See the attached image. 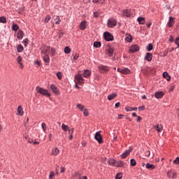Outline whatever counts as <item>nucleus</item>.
Wrapping results in <instances>:
<instances>
[{
    "instance_id": "14",
    "label": "nucleus",
    "mask_w": 179,
    "mask_h": 179,
    "mask_svg": "<svg viewBox=\"0 0 179 179\" xmlns=\"http://www.w3.org/2000/svg\"><path fill=\"white\" fill-rule=\"evenodd\" d=\"M50 89L52 92L55 93V94H59V92H58V88L55 85H51Z\"/></svg>"
},
{
    "instance_id": "39",
    "label": "nucleus",
    "mask_w": 179,
    "mask_h": 179,
    "mask_svg": "<svg viewBox=\"0 0 179 179\" xmlns=\"http://www.w3.org/2000/svg\"><path fill=\"white\" fill-rule=\"evenodd\" d=\"M130 164L132 166V167L136 166V161L134 159H131L130 160Z\"/></svg>"
},
{
    "instance_id": "49",
    "label": "nucleus",
    "mask_w": 179,
    "mask_h": 179,
    "mask_svg": "<svg viewBox=\"0 0 179 179\" xmlns=\"http://www.w3.org/2000/svg\"><path fill=\"white\" fill-rule=\"evenodd\" d=\"M50 51H51V52H52L51 57H53V55H55V49H54V48H52L50 49Z\"/></svg>"
},
{
    "instance_id": "35",
    "label": "nucleus",
    "mask_w": 179,
    "mask_h": 179,
    "mask_svg": "<svg viewBox=\"0 0 179 179\" xmlns=\"http://www.w3.org/2000/svg\"><path fill=\"white\" fill-rule=\"evenodd\" d=\"M22 58L21 57V56H18L17 61L19 65H20L21 68H23V64H22Z\"/></svg>"
},
{
    "instance_id": "51",
    "label": "nucleus",
    "mask_w": 179,
    "mask_h": 179,
    "mask_svg": "<svg viewBox=\"0 0 179 179\" xmlns=\"http://www.w3.org/2000/svg\"><path fill=\"white\" fill-rule=\"evenodd\" d=\"M125 110H126V111H134V108H132V107H126Z\"/></svg>"
},
{
    "instance_id": "42",
    "label": "nucleus",
    "mask_w": 179,
    "mask_h": 179,
    "mask_svg": "<svg viewBox=\"0 0 179 179\" xmlns=\"http://www.w3.org/2000/svg\"><path fill=\"white\" fill-rule=\"evenodd\" d=\"M22 43H24V45L25 47H27V45L29 44V38H26L22 41Z\"/></svg>"
},
{
    "instance_id": "50",
    "label": "nucleus",
    "mask_w": 179,
    "mask_h": 179,
    "mask_svg": "<svg viewBox=\"0 0 179 179\" xmlns=\"http://www.w3.org/2000/svg\"><path fill=\"white\" fill-rule=\"evenodd\" d=\"M173 163L176 164H179V157H177L176 159L173 160Z\"/></svg>"
},
{
    "instance_id": "58",
    "label": "nucleus",
    "mask_w": 179,
    "mask_h": 179,
    "mask_svg": "<svg viewBox=\"0 0 179 179\" xmlns=\"http://www.w3.org/2000/svg\"><path fill=\"white\" fill-rule=\"evenodd\" d=\"M100 1H102V0H92V2L94 3H99L100 2Z\"/></svg>"
},
{
    "instance_id": "61",
    "label": "nucleus",
    "mask_w": 179,
    "mask_h": 179,
    "mask_svg": "<svg viewBox=\"0 0 179 179\" xmlns=\"http://www.w3.org/2000/svg\"><path fill=\"white\" fill-rule=\"evenodd\" d=\"M64 52L65 54H68V46H66L64 48Z\"/></svg>"
},
{
    "instance_id": "23",
    "label": "nucleus",
    "mask_w": 179,
    "mask_h": 179,
    "mask_svg": "<svg viewBox=\"0 0 179 179\" xmlns=\"http://www.w3.org/2000/svg\"><path fill=\"white\" fill-rule=\"evenodd\" d=\"M43 58V61L44 62H45V64H50V56H48V55H45Z\"/></svg>"
},
{
    "instance_id": "36",
    "label": "nucleus",
    "mask_w": 179,
    "mask_h": 179,
    "mask_svg": "<svg viewBox=\"0 0 179 179\" xmlns=\"http://www.w3.org/2000/svg\"><path fill=\"white\" fill-rule=\"evenodd\" d=\"M122 166H124L122 161L116 162L115 167H122Z\"/></svg>"
},
{
    "instance_id": "48",
    "label": "nucleus",
    "mask_w": 179,
    "mask_h": 179,
    "mask_svg": "<svg viewBox=\"0 0 179 179\" xmlns=\"http://www.w3.org/2000/svg\"><path fill=\"white\" fill-rule=\"evenodd\" d=\"M57 76L58 79H59V80L62 79V73L61 72H57Z\"/></svg>"
},
{
    "instance_id": "25",
    "label": "nucleus",
    "mask_w": 179,
    "mask_h": 179,
    "mask_svg": "<svg viewBox=\"0 0 179 179\" xmlns=\"http://www.w3.org/2000/svg\"><path fill=\"white\" fill-rule=\"evenodd\" d=\"M17 113L18 115H20V116L23 115V108H22L21 106H18Z\"/></svg>"
},
{
    "instance_id": "52",
    "label": "nucleus",
    "mask_w": 179,
    "mask_h": 179,
    "mask_svg": "<svg viewBox=\"0 0 179 179\" xmlns=\"http://www.w3.org/2000/svg\"><path fill=\"white\" fill-rule=\"evenodd\" d=\"M22 12H24V8L20 7V8L18 9V13H22Z\"/></svg>"
},
{
    "instance_id": "24",
    "label": "nucleus",
    "mask_w": 179,
    "mask_h": 179,
    "mask_svg": "<svg viewBox=\"0 0 179 179\" xmlns=\"http://www.w3.org/2000/svg\"><path fill=\"white\" fill-rule=\"evenodd\" d=\"M137 21L138 22L139 24H145V17H139L137 19Z\"/></svg>"
},
{
    "instance_id": "10",
    "label": "nucleus",
    "mask_w": 179,
    "mask_h": 179,
    "mask_svg": "<svg viewBox=\"0 0 179 179\" xmlns=\"http://www.w3.org/2000/svg\"><path fill=\"white\" fill-rule=\"evenodd\" d=\"M131 152H132V149L127 150L124 152H123L121 155L122 159H125L127 156H129V155L131 154Z\"/></svg>"
},
{
    "instance_id": "41",
    "label": "nucleus",
    "mask_w": 179,
    "mask_h": 179,
    "mask_svg": "<svg viewBox=\"0 0 179 179\" xmlns=\"http://www.w3.org/2000/svg\"><path fill=\"white\" fill-rule=\"evenodd\" d=\"M148 51H152L153 50V45L152 43H149L147 46Z\"/></svg>"
},
{
    "instance_id": "12",
    "label": "nucleus",
    "mask_w": 179,
    "mask_h": 179,
    "mask_svg": "<svg viewBox=\"0 0 179 179\" xmlns=\"http://www.w3.org/2000/svg\"><path fill=\"white\" fill-rule=\"evenodd\" d=\"M122 16H126V17H131V10L129 9H126L122 10Z\"/></svg>"
},
{
    "instance_id": "19",
    "label": "nucleus",
    "mask_w": 179,
    "mask_h": 179,
    "mask_svg": "<svg viewBox=\"0 0 179 179\" xmlns=\"http://www.w3.org/2000/svg\"><path fill=\"white\" fill-rule=\"evenodd\" d=\"M145 169H147L148 170H155V166L154 164L147 163L145 164Z\"/></svg>"
},
{
    "instance_id": "38",
    "label": "nucleus",
    "mask_w": 179,
    "mask_h": 179,
    "mask_svg": "<svg viewBox=\"0 0 179 179\" xmlns=\"http://www.w3.org/2000/svg\"><path fill=\"white\" fill-rule=\"evenodd\" d=\"M62 129L64 131V132H66L68 131V126L65 124H62Z\"/></svg>"
},
{
    "instance_id": "31",
    "label": "nucleus",
    "mask_w": 179,
    "mask_h": 179,
    "mask_svg": "<svg viewBox=\"0 0 179 179\" xmlns=\"http://www.w3.org/2000/svg\"><path fill=\"white\" fill-rule=\"evenodd\" d=\"M58 153H59V150L58 148H55L52 151V155H53L54 156H57Z\"/></svg>"
},
{
    "instance_id": "29",
    "label": "nucleus",
    "mask_w": 179,
    "mask_h": 179,
    "mask_svg": "<svg viewBox=\"0 0 179 179\" xmlns=\"http://www.w3.org/2000/svg\"><path fill=\"white\" fill-rule=\"evenodd\" d=\"M79 58V54L75 53L71 56V61H76Z\"/></svg>"
},
{
    "instance_id": "46",
    "label": "nucleus",
    "mask_w": 179,
    "mask_h": 179,
    "mask_svg": "<svg viewBox=\"0 0 179 179\" xmlns=\"http://www.w3.org/2000/svg\"><path fill=\"white\" fill-rule=\"evenodd\" d=\"M0 23H6V17H0Z\"/></svg>"
},
{
    "instance_id": "21",
    "label": "nucleus",
    "mask_w": 179,
    "mask_h": 179,
    "mask_svg": "<svg viewBox=\"0 0 179 179\" xmlns=\"http://www.w3.org/2000/svg\"><path fill=\"white\" fill-rule=\"evenodd\" d=\"M115 97H117L116 93L110 94L108 96V100H109V101H111V100H114V99H115Z\"/></svg>"
},
{
    "instance_id": "9",
    "label": "nucleus",
    "mask_w": 179,
    "mask_h": 179,
    "mask_svg": "<svg viewBox=\"0 0 179 179\" xmlns=\"http://www.w3.org/2000/svg\"><path fill=\"white\" fill-rule=\"evenodd\" d=\"M106 54L108 57H113V55L114 54V48L108 47L106 48Z\"/></svg>"
},
{
    "instance_id": "62",
    "label": "nucleus",
    "mask_w": 179,
    "mask_h": 179,
    "mask_svg": "<svg viewBox=\"0 0 179 179\" xmlns=\"http://www.w3.org/2000/svg\"><path fill=\"white\" fill-rule=\"evenodd\" d=\"M141 120H142V117L137 116V122H140Z\"/></svg>"
},
{
    "instance_id": "44",
    "label": "nucleus",
    "mask_w": 179,
    "mask_h": 179,
    "mask_svg": "<svg viewBox=\"0 0 179 179\" xmlns=\"http://www.w3.org/2000/svg\"><path fill=\"white\" fill-rule=\"evenodd\" d=\"M41 127L43 132H45V131H47V125L45 124V123L43 122L41 124Z\"/></svg>"
},
{
    "instance_id": "30",
    "label": "nucleus",
    "mask_w": 179,
    "mask_h": 179,
    "mask_svg": "<svg viewBox=\"0 0 179 179\" xmlns=\"http://www.w3.org/2000/svg\"><path fill=\"white\" fill-rule=\"evenodd\" d=\"M23 50H24V48H23V45H22V44L18 45V46L17 47V52H22Z\"/></svg>"
},
{
    "instance_id": "13",
    "label": "nucleus",
    "mask_w": 179,
    "mask_h": 179,
    "mask_svg": "<svg viewBox=\"0 0 179 179\" xmlns=\"http://www.w3.org/2000/svg\"><path fill=\"white\" fill-rule=\"evenodd\" d=\"M164 96V92L160 91V92H156L155 94V96L156 99H162Z\"/></svg>"
},
{
    "instance_id": "1",
    "label": "nucleus",
    "mask_w": 179,
    "mask_h": 179,
    "mask_svg": "<svg viewBox=\"0 0 179 179\" xmlns=\"http://www.w3.org/2000/svg\"><path fill=\"white\" fill-rule=\"evenodd\" d=\"M90 75H92V71L89 70H84L83 73L79 72L78 75L75 76V79L78 80L79 83H83V82H85L83 77L89 78Z\"/></svg>"
},
{
    "instance_id": "18",
    "label": "nucleus",
    "mask_w": 179,
    "mask_h": 179,
    "mask_svg": "<svg viewBox=\"0 0 179 179\" xmlns=\"http://www.w3.org/2000/svg\"><path fill=\"white\" fill-rule=\"evenodd\" d=\"M154 128L157 132H162V131H163V126H162V124H155Z\"/></svg>"
},
{
    "instance_id": "16",
    "label": "nucleus",
    "mask_w": 179,
    "mask_h": 179,
    "mask_svg": "<svg viewBox=\"0 0 179 179\" xmlns=\"http://www.w3.org/2000/svg\"><path fill=\"white\" fill-rule=\"evenodd\" d=\"M167 26H169V27H173V26H174V17H169V20L167 24Z\"/></svg>"
},
{
    "instance_id": "7",
    "label": "nucleus",
    "mask_w": 179,
    "mask_h": 179,
    "mask_svg": "<svg viewBox=\"0 0 179 179\" xmlns=\"http://www.w3.org/2000/svg\"><path fill=\"white\" fill-rule=\"evenodd\" d=\"M137 51H139V46H138V45L134 44L131 46L129 49L130 52H137Z\"/></svg>"
},
{
    "instance_id": "57",
    "label": "nucleus",
    "mask_w": 179,
    "mask_h": 179,
    "mask_svg": "<svg viewBox=\"0 0 179 179\" xmlns=\"http://www.w3.org/2000/svg\"><path fill=\"white\" fill-rule=\"evenodd\" d=\"M120 106H121V103L120 102L116 103L115 105L116 108H118V107H120Z\"/></svg>"
},
{
    "instance_id": "32",
    "label": "nucleus",
    "mask_w": 179,
    "mask_h": 179,
    "mask_svg": "<svg viewBox=\"0 0 179 179\" xmlns=\"http://www.w3.org/2000/svg\"><path fill=\"white\" fill-rule=\"evenodd\" d=\"M48 50H50V46H45L44 49L42 50L43 54H44V55H47Z\"/></svg>"
},
{
    "instance_id": "17",
    "label": "nucleus",
    "mask_w": 179,
    "mask_h": 179,
    "mask_svg": "<svg viewBox=\"0 0 179 179\" xmlns=\"http://www.w3.org/2000/svg\"><path fill=\"white\" fill-rule=\"evenodd\" d=\"M24 36V32H23V31L22 30H19L17 34V38H18V40H22Z\"/></svg>"
},
{
    "instance_id": "33",
    "label": "nucleus",
    "mask_w": 179,
    "mask_h": 179,
    "mask_svg": "<svg viewBox=\"0 0 179 179\" xmlns=\"http://www.w3.org/2000/svg\"><path fill=\"white\" fill-rule=\"evenodd\" d=\"M12 30H13V31H17L19 30V25H17L16 24H13Z\"/></svg>"
},
{
    "instance_id": "22",
    "label": "nucleus",
    "mask_w": 179,
    "mask_h": 179,
    "mask_svg": "<svg viewBox=\"0 0 179 179\" xmlns=\"http://www.w3.org/2000/svg\"><path fill=\"white\" fill-rule=\"evenodd\" d=\"M152 53L148 52L145 57V61H149V62L152 61Z\"/></svg>"
},
{
    "instance_id": "45",
    "label": "nucleus",
    "mask_w": 179,
    "mask_h": 179,
    "mask_svg": "<svg viewBox=\"0 0 179 179\" xmlns=\"http://www.w3.org/2000/svg\"><path fill=\"white\" fill-rule=\"evenodd\" d=\"M55 20H56L55 24H59V23H61V19H59V16H57Z\"/></svg>"
},
{
    "instance_id": "2",
    "label": "nucleus",
    "mask_w": 179,
    "mask_h": 179,
    "mask_svg": "<svg viewBox=\"0 0 179 179\" xmlns=\"http://www.w3.org/2000/svg\"><path fill=\"white\" fill-rule=\"evenodd\" d=\"M37 93L42 94V96H45L46 97H50L51 94L48 92V90L43 89V87H36Z\"/></svg>"
},
{
    "instance_id": "34",
    "label": "nucleus",
    "mask_w": 179,
    "mask_h": 179,
    "mask_svg": "<svg viewBox=\"0 0 179 179\" xmlns=\"http://www.w3.org/2000/svg\"><path fill=\"white\" fill-rule=\"evenodd\" d=\"M94 47H96V48H100V47H101V43L95 41L94 43Z\"/></svg>"
},
{
    "instance_id": "59",
    "label": "nucleus",
    "mask_w": 179,
    "mask_h": 179,
    "mask_svg": "<svg viewBox=\"0 0 179 179\" xmlns=\"http://www.w3.org/2000/svg\"><path fill=\"white\" fill-rule=\"evenodd\" d=\"M33 145H40V142L36 141V140L34 141Z\"/></svg>"
},
{
    "instance_id": "53",
    "label": "nucleus",
    "mask_w": 179,
    "mask_h": 179,
    "mask_svg": "<svg viewBox=\"0 0 179 179\" xmlns=\"http://www.w3.org/2000/svg\"><path fill=\"white\" fill-rule=\"evenodd\" d=\"M54 176H55V173H54V171L50 172L49 178L54 177Z\"/></svg>"
},
{
    "instance_id": "56",
    "label": "nucleus",
    "mask_w": 179,
    "mask_h": 179,
    "mask_svg": "<svg viewBox=\"0 0 179 179\" xmlns=\"http://www.w3.org/2000/svg\"><path fill=\"white\" fill-rule=\"evenodd\" d=\"M99 15H100V13L99 12L94 13V17H99Z\"/></svg>"
},
{
    "instance_id": "37",
    "label": "nucleus",
    "mask_w": 179,
    "mask_h": 179,
    "mask_svg": "<svg viewBox=\"0 0 179 179\" xmlns=\"http://www.w3.org/2000/svg\"><path fill=\"white\" fill-rule=\"evenodd\" d=\"M77 108H78L79 110H80V111H83L85 110V106L80 104V103H78L77 105Z\"/></svg>"
},
{
    "instance_id": "11",
    "label": "nucleus",
    "mask_w": 179,
    "mask_h": 179,
    "mask_svg": "<svg viewBox=\"0 0 179 179\" xmlns=\"http://www.w3.org/2000/svg\"><path fill=\"white\" fill-rule=\"evenodd\" d=\"M86 27H87V22L83 21L80 24V30H86Z\"/></svg>"
},
{
    "instance_id": "55",
    "label": "nucleus",
    "mask_w": 179,
    "mask_h": 179,
    "mask_svg": "<svg viewBox=\"0 0 179 179\" xmlns=\"http://www.w3.org/2000/svg\"><path fill=\"white\" fill-rule=\"evenodd\" d=\"M145 155L147 156V157H149L150 156V151L148 150L145 152Z\"/></svg>"
},
{
    "instance_id": "47",
    "label": "nucleus",
    "mask_w": 179,
    "mask_h": 179,
    "mask_svg": "<svg viewBox=\"0 0 179 179\" xmlns=\"http://www.w3.org/2000/svg\"><path fill=\"white\" fill-rule=\"evenodd\" d=\"M83 111L85 117H87V115H89V110H87V109L85 108Z\"/></svg>"
},
{
    "instance_id": "43",
    "label": "nucleus",
    "mask_w": 179,
    "mask_h": 179,
    "mask_svg": "<svg viewBox=\"0 0 179 179\" xmlns=\"http://www.w3.org/2000/svg\"><path fill=\"white\" fill-rule=\"evenodd\" d=\"M115 179H122V173H118L115 176Z\"/></svg>"
},
{
    "instance_id": "20",
    "label": "nucleus",
    "mask_w": 179,
    "mask_h": 179,
    "mask_svg": "<svg viewBox=\"0 0 179 179\" xmlns=\"http://www.w3.org/2000/svg\"><path fill=\"white\" fill-rule=\"evenodd\" d=\"M163 78H164V79H166L168 82L171 80V77L170 76V75H169V73L167 72L163 73Z\"/></svg>"
},
{
    "instance_id": "64",
    "label": "nucleus",
    "mask_w": 179,
    "mask_h": 179,
    "mask_svg": "<svg viewBox=\"0 0 179 179\" xmlns=\"http://www.w3.org/2000/svg\"><path fill=\"white\" fill-rule=\"evenodd\" d=\"M34 139H29L28 141L29 143H34Z\"/></svg>"
},
{
    "instance_id": "26",
    "label": "nucleus",
    "mask_w": 179,
    "mask_h": 179,
    "mask_svg": "<svg viewBox=\"0 0 179 179\" xmlns=\"http://www.w3.org/2000/svg\"><path fill=\"white\" fill-rule=\"evenodd\" d=\"M51 20V15H47L43 20V23H48Z\"/></svg>"
},
{
    "instance_id": "27",
    "label": "nucleus",
    "mask_w": 179,
    "mask_h": 179,
    "mask_svg": "<svg viewBox=\"0 0 179 179\" xmlns=\"http://www.w3.org/2000/svg\"><path fill=\"white\" fill-rule=\"evenodd\" d=\"M116 163H117V162H116L115 160L113 159H109V161H108V164H109L110 166H115V167Z\"/></svg>"
},
{
    "instance_id": "6",
    "label": "nucleus",
    "mask_w": 179,
    "mask_h": 179,
    "mask_svg": "<svg viewBox=\"0 0 179 179\" xmlns=\"http://www.w3.org/2000/svg\"><path fill=\"white\" fill-rule=\"evenodd\" d=\"M94 138L99 143H103V137H101V134H100V131H98L95 134Z\"/></svg>"
},
{
    "instance_id": "8",
    "label": "nucleus",
    "mask_w": 179,
    "mask_h": 179,
    "mask_svg": "<svg viewBox=\"0 0 179 179\" xmlns=\"http://www.w3.org/2000/svg\"><path fill=\"white\" fill-rule=\"evenodd\" d=\"M117 71L120 72V73H123L124 75H128L130 73L131 71L129 69L124 68V69H117Z\"/></svg>"
},
{
    "instance_id": "4",
    "label": "nucleus",
    "mask_w": 179,
    "mask_h": 179,
    "mask_svg": "<svg viewBox=\"0 0 179 179\" xmlns=\"http://www.w3.org/2000/svg\"><path fill=\"white\" fill-rule=\"evenodd\" d=\"M98 68L101 73H106V72H108V71H110V67L104 65H99L98 66Z\"/></svg>"
},
{
    "instance_id": "60",
    "label": "nucleus",
    "mask_w": 179,
    "mask_h": 179,
    "mask_svg": "<svg viewBox=\"0 0 179 179\" xmlns=\"http://www.w3.org/2000/svg\"><path fill=\"white\" fill-rule=\"evenodd\" d=\"M138 110H141V111H143V110H145V106L138 107Z\"/></svg>"
},
{
    "instance_id": "3",
    "label": "nucleus",
    "mask_w": 179,
    "mask_h": 179,
    "mask_svg": "<svg viewBox=\"0 0 179 179\" xmlns=\"http://www.w3.org/2000/svg\"><path fill=\"white\" fill-rule=\"evenodd\" d=\"M107 26L110 28L115 27L117 26V20L113 18L108 20Z\"/></svg>"
},
{
    "instance_id": "15",
    "label": "nucleus",
    "mask_w": 179,
    "mask_h": 179,
    "mask_svg": "<svg viewBox=\"0 0 179 179\" xmlns=\"http://www.w3.org/2000/svg\"><path fill=\"white\" fill-rule=\"evenodd\" d=\"M167 176L169 178H176L177 177V174L171 171L167 172Z\"/></svg>"
},
{
    "instance_id": "40",
    "label": "nucleus",
    "mask_w": 179,
    "mask_h": 179,
    "mask_svg": "<svg viewBox=\"0 0 179 179\" xmlns=\"http://www.w3.org/2000/svg\"><path fill=\"white\" fill-rule=\"evenodd\" d=\"M69 134H70L69 139H72L73 138L72 136V134H73V128L69 129Z\"/></svg>"
},
{
    "instance_id": "5",
    "label": "nucleus",
    "mask_w": 179,
    "mask_h": 179,
    "mask_svg": "<svg viewBox=\"0 0 179 179\" xmlns=\"http://www.w3.org/2000/svg\"><path fill=\"white\" fill-rule=\"evenodd\" d=\"M103 37L106 41H113L114 40V36L109 32H105L103 34Z\"/></svg>"
},
{
    "instance_id": "28",
    "label": "nucleus",
    "mask_w": 179,
    "mask_h": 179,
    "mask_svg": "<svg viewBox=\"0 0 179 179\" xmlns=\"http://www.w3.org/2000/svg\"><path fill=\"white\" fill-rule=\"evenodd\" d=\"M125 41L127 43H132V36H131V34L127 35V36L125 38Z\"/></svg>"
},
{
    "instance_id": "54",
    "label": "nucleus",
    "mask_w": 179,
    "mask_h": 179,
    "mask_svg": "<svg viewBox=\"0 0 179 179\" xmlns=\"http://www.w3.org/2000/svg\"><path fill=\"white\" fill-rule=\"evenodd\" d=\"M175 44H176L178 45V48H179V37L176 38Z\"/></svg>"
},
{
    "instance_id": "63",
    "label": "nucleus",
    "mask_w": 179,
    "mask_h": 179,
    "mask_svg": "<svg viewBox=\"0 0 179 179\" xmlns=\"http://www.w3.org/2000/svg\"><path fill=\"white\" fill-rule=\"evenodd\" d=\"M124 117L123 115H119L118 117H117V118H118L119 120H122V117Z\"/></svg>"
}]
</instances>
